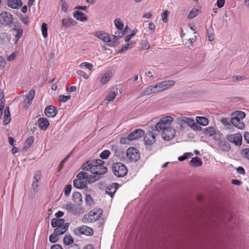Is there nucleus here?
I'll return each instance as SVG.
<instances>
[{
    "instance_id": "f257e3e1",
    "label": "nucleus",
    "mask_w": 249,
    "mask_h": 249,
    "mask_svg": "<svg viewBox=\"0 0 249 249\" xmlns=\"http://www.w3.org/2000/svg\"><path fill=\"white\" fill-rule=\"evenodd\" d=\"M104 161L100 159L91 160L88 161L82 166L83 169L89 171L91 177H96L98 179L99 176L107 172V168L104 165Z\"/></svg>"
},
{
    "instance_id": "f03ea898",
    "label": "nucleus",
    "mask_w": 249,
    "mask_h": 249,
    "mask_svg": "<svg viewBox=\"0 0 249 249\" xmlns=\"http://www.w3.org/2000/svg\"><path fill=\"white\" fill-rule=\"evenodd\" d=\"M77 179L73 180V186L78 189H84L87 186V181L89 183L94 182L98 180L96 177H91L89 173L81 171L77 175Z\"/></svg>"
},
{
    "instance_id": "7ed1b4c3",
    "label": "nucleus",
    "mask_w": 249,
    "mask_h": 249,
    "mask_svg": "<svg viewBox=\"0 0 249 249\" xmlns=\"http://www.w3.org/2000/svg\"><path fill=\"white\" fill-rule=\"evenodd\" d=\"M93 35L94 36L103 40L107 46L114 47L119 44L116 35H111L103 31L95 32Z\"/></svg>"
},
{
    "instance_id": "20e7f679",
    "label": "nucleus",
    "mask_w": 249,
    "mask_h": 249,
    "mask_svg": "<svg viewBox=\"0 0 249 249\" xmlns=\"http://www.w3.org/2000/svg\"><path fill=\"white\" fill-rule=\"evenodd\" d=\"M176 120L181 129H184V124H186L189 126L194 130H196L201 127L197 125L195 120L191 118H188L184 115H180L176 118Z\"/></svg>"
},
{
    "instance_id": "39448f33",
    "label": "nucleus",
    "mask_w": 249,
    "mask_h": 249,
    "mask_svg": "<svg viewBox=\"0 0 249 249\" xmlns=\"http://www.w3.org/2000/svg\"><path fill=\"white\" fill-rule=\"evenodd\" d=\"M174 118L171 116H166L161 118L160 121L155 125L156 131L163 130L171 127V123L173 122Z\"/></svg>"
},
{
    "instance_id": "423d86ee",
    "label": "nucleus",
    "mask_w": 249,
    "mask_h": 249,
    "mask_svg": "<svg viewBox=\"0 0 249 249\" xmlns=\"http://www.w3.org/2000/svg\"><path fill=\"white\" fill-rule=\"evenodd\" d=\"M112 171L114 175L119 178L125 176L127 173L126 167L121 162H116L112 166Z\"/></svg>"
},
{
    "instance_id": "0eeeda50",
    "label": "nucleus",
    "mask_w": 249,
    "mask_h": 249,
    "mask_svg": "<svg viewBox=\"0 0 249 249\" xmlns=\"http://www.w3.org/2000/svg\"><path fill=\"white\" fill-rule=\"evenodd\" d=\"M204 133L205 135L212 137L216 141L221 140V133L213 127H207L204 131Z\"/></svg>"
},
{
    "instance_id": "6e6552de",
    "label": "nucleus",
    "mask_w": 249,
    "mask_h": 249,
    "mask_svg": "<svg viewBox=\"0 0 249 249\" xmlns=\"http://www.w3.org/2000/svg\"><path fill=\"white\" fill-rule=\"evenodd\" d=\"M126 157L131 162H136L140 159V153L136 148L129 147L126 151Z\"/></svg>"
},
{
    "instance_id": "1a4fd4ad",
    "label": "nucleus",
    "mask_w": 249,
    "mask_h": 249,
    "mask_svg": "<svg viewBox=\"0 0 249 249\" xmlns=\"http://www.w3.org/2000/svg\"><path fill=\"white\" fill-rule=\"evenodd\" d=\"M64 208L70 213L73 215H78L83 212L82 208L79 206H76L71 203L66 204Z\"/></svg>"
},
{
    "instance_id": "9d476101",
    "label": "nucleus",
    "mask_w": 249,
    "mask_h": 249,
    "mask_svg": "<svg viewBox=\"0 0 249 249\" xmlns=\"http://www.w3.org/2000/svg\"><path fill=\"white\" fill-rule=\"evenodd\" d=\"M227 139L236 145L240 146L242 144V136L240 133L229 135L227 136Z\"/></svg>"
},
{
    "instance_id": "9b49d317",
    "label": "nucleus",
    "mask_w": 249,
    "mask_h": 249,
    "mask_svg": "<svg viewBox=\"0 0 249 249\" xmlns=\"http://www.w3.org/2000/svg\"><path fill=\"white\" fill-rule=\"evenodd\" d=\"M13 21L12 15L8 12H3L0 15V22L3 25H9Z\"/></svg>"
},
{
    "instance_id": "f8f14e48",
    "label": "nucleus",
    "mask_w": 249,
    "mask_h": 249,
    "mask_svg": "<svg viewBox=\"0 0 249 249\" xmlns=\"http://www.w3.org/2000/svg\"><path fill=\"white\" fill-rule=\"evenodd\" d=\"M175 129H174L172 127H171L162 130L161 135L163 139L165 140L169 141L170 140H172L175 137Z\"/></svg>"
},
{
    "instance_id": "ddd939ff",
    "label": "nucleus",
    "mask_w": 249,
    "mask_h": 249,
    "mask_svg": "<svg viewBox=\"0 0 249 249\" xmlns=\"http://www.w3.org/2000/svg\"><path fill=\"white\" fill-rule=\"evenodd\" d=\"M41 178V173L40 171L35 172L34 176V180L32 183V187L34 192L37 191V188L40 185V181Z\"/></svg>"
},
{
    "instance_id": "4468645a",
    "label": "nucleus",
    "mask_w": 249,
    "mask_h": 249,
    "mask_svg": "<svg viewBox=\"0 0 249 249\" xmlns=\"http://www.w3.org/2000/svg\"><path fill=\"white\" fill-rule=\"evenodd\" d=\"M144 134V131L143 130L141 129H136L128 135V139L131 141L135 140L142 137Z\"/></svg>"
},
{
    "instance_id": "2eb2a0df",
    "label": "nucleus",
    "mask_w": 249,
    "mask_h": 249,
    "mask_svg": "<svg viewBox=\"0 0 249 249\" xmlns=\"http://www.w3.org/2000/svg\"><path fill=\"white\" fill-rule=\"evenodd\" d=\"M36 91L34 89H31L28 94L26 96L24 100L25 107H28L32 104V102L34 98Z\"/></svg>"
},
{
    "instance_id": "dca6fc26",
    "label": "nucleus",
    "mask_w": 249,
    "mask_h": 249,
    "mask_svg": "<svg viewBox=\"0 0 249 249\" xmlns=\"http://www.w3.org/2000/svg\"><path fill=\"white\" fill-rule=\"evenodd\" d=\"M156 135V133L154 132L146 134V135L144 136L145 144L150 146L153 144L156 141L155 138V136Z\"/></svg>"
},
{
    "instance_id": "f3484780",
    "label": "nucleus",
    "mask_w": 249,
    "mask_h": 249,
    "mask_svg": "<svg viewBox=\"0 0 249 249\" xmlns=\"http://www.w3.org/2000/svg\"><path fill=\"white\" fill-rule=\"evenodd\" d=\"M103 210L100 209H95L89 213L92 221H96L99 219L102 215Z\"/></svg>"
},
{
    "instance_id": "a211bd4d",
    "label": "nucleus",
    "mask_w": 249,
    "mask_h": 249,
    "mask_svg": "<svg viewBox=\"0 0 249 249\" xmlns=\"http://www.w3.org/2000/svg\"><path fill=\"white\" fill-rule=\"evenodd\" d=\"M77 231L80 232V233L87 236L92 235L93 233V231L91 228L85 225L78 227L77 228Z\"/></svg>"
},
{
    "instance_id": "6ab92c4d",
    "label": "nucleus",
    "mask_w": 249,
    "mask_h": 249,
    "mask_svg": "<svg viewBox=\"0 0 249 249\" xmlns=\"http://www.w3.org/2000/svg\"><path fill=\"white\" fill-rule=\"evenodd\" d=\"M158 83L160 86V90L162 91L167 90L173 86L175 82L174 80H167L163 81Z\"/></svg>"
},
{
    "instance_id": "aec40b11",
    "label": "nucleus",
    "mask_w": 249,
    "mask_h": 249,
    "mask_svg": "<svg viewBox=\"0 0 249 249\" xmlns=\"http://www.w3.org/2000/svg\"><path fill=\"white\" fill-rule=\"evenodd\" d=\"M44 112L48 117H54L57 114V110L55 107L49 106L45 108Z\"/></svg>"
},
{
    "instance_id": "412c9836",
    "label": "nucleus",
    "mask_w": 249,
    "mask_h": 249,
    "mask_svg": "<svg viewBox=\"0 0 249 249\" xmlns=\"http://www.w3.org/2000/svg\"><path fill=\"white\" fill-rule=\"evenodd\" d=\"M230 122L234 126L238 129H242L245 126L244 123L243 121L237 119V117L233 116L231 119Z\"/></svg>"
},
{
    "instance_id": "4be33fe9",
    "label": "nucleus",
    "mask_w": 249,
    "mask_h": 249,
    "mask_svg": "<svg viewBox=\"0 0 249 249\" xmlns=\"http://www.w3.org/2000/svg\"><path fill=\"white\" fill-rule=\"evenodd\" d=\"M118 184L117 183H112L108 185L106 189V193L107 194L109 195L111 198H112L116 192L118 187Z\"/></svg>"
},
{
    "instance_id": "5701e85b",
    "label": "nucleus",
    "mask_w": 249,
    "mask_h": 249,
    "mask_svg": "<svg viewBox=\"0 0 249 249\" xmlns=\"http://www.w3.org/2000/svg\"><path fill=\"white\" fill-rule=\"evenodd\" d=\"M37 124L38 127L42 130H46L50 124L48 119L44 117L38 119Z\"/></svg>"
},
{
    "instance_id": "b1692460",
    "label": "nucleus",
    "mask_w": 249,
    "mask_h": 249,
    "mask_svg": "<svg viewBox=\"0 0 249 249\" xmlns=\"http://www.w3.org/2000/svg\"><path fill=\"white\" fill-rule=\"evenodd\" d=\"M72 200L78 205L80 206L82 203V196L80 193L77 192H74L72 194Z\"/></svg>"
},
{
    "instance_id": "393cba45",
    "label": "nucleus",
    "mask_w": 249,
    "mask_h": 249,
    "mask_svg": "<svg viewBox=\"0 0 249 249\" xmlns=\"http://www.w3.org/2000/svg\"><path fill=\"white\" fill-rule=\"evenodd\" d=\"M13 31L15 32V42H17L23 34V29L18 25H15Z\"/></svg>"
},
{
    "instance_id": "a878e982",
    "label": "nucleus",
    "mask_w": 249,
    "mask_h": 249,
    "mask_svg": "<svg viewBox=\"0 0 249 249\" xmlns=\"http://www.w3.org/2000/svg\"><path fill=\"white\" fill-rule=\"evenodd\" d=\"M76 24V22L71 18H64L62 20V26L64 27H69Z\"/></svg>"
},
{
    "instance_id": "bb28decb",
    "label": "nucleus",
    "mask_w": 249,
    "mask_h": 249,
    "mask_svg": "<svg viewBox=\"0 0 249 249\" xmlns=\"http://www.w3.org/2000/svg\"><path fill=\"white\" fill-rule=\"evenodd\" d=\"M73 16L77 20L81 21H86L88 19L85 14L78 10L73 13Z\"/></svg>"
},
{
    "instance_id": "cd10ccee",
    "label": "nucleus",
    "mask_w": 249,
    "mask_h": 249,
    "mask_svg": "<svg viewBox=\"0 0 249 249\" xmlns=\"http://www.w3.org/2000/svg\"><path fill=\"white\" fill-rule=\"evenodd\" d=\"M68 226V224L66 223L63 226L57 227L54 230L55 234H57L58 235L64 234L67 231Z\"/></svg>"
},
{
    "instance_id": "c85d7f7f",
    "label": "nucleus",
    "mask_w": 249,
    "mask_h": 249,
    "mask_svg": "<svg viewBox=\"0 0 249 249\" xmlns=\"http://www.w3.org/2000/svg\"><path fill=\"white\" fill-rule=\"evenodd\" d=\"M8 5L13 9H18L22 5V2L20 0H8Z\"/></svg>"
},
{
    "instance_id": "c756f323",
    "label": "nucleus",
    "mask_w": 249,
    "mask_h": 249,
    "mask_svg": "<svg viewBox=\"0 0 249 249\" xmlns=\"http://www.w3.org/2000/svg\"><path fill=\"white\" fill-rule=\"evenodd\" d=\"M64 219L53 218L51 221V226L53 227H59L65 224Z\"/></svg>"
},
{
    "instance_id": "7c9ffc66",
    "label": "nucleus",
    "mask_w": 249,
    "mask_h": 249,
    "mask_svg": "<svg viewBox=\"0 0 249 249\" xmlns=\"http://www.w3.org/2000/svg\"><path fill=\"white\" fill-rule=\"evenodd\" d=\"M11 121V116L10 113L9 107H6L5 108L4 112V119H3V124L4 125L8 124Z\"/></svg>"
},
{
    "instance_id": "2f4dec72",
    "label": "nucleus",
    "mask_w": 249,
    "mask_h": 249,
    "mask_svg": "<svg viewBox=\"0 0 249 249\" xmlns=\"http://www.w3.org/2000/svg\"><path fill=\"white\" fill-rule=\"evenodd\" d=\"M247 78L246 76H231L228 78V81L229 82H237L239 81H242L244 80L247 79Z\"/></svg>"
},
{
    "instance_id": "473e14b6",
    "label": "nucleus",
    "mask_w": 249,
    "mask_h": 249,
    "mask_svg": "<svg viewBox=\"0 0 249 249\" xmlns=\"http://www.w3.org/2000/svg\"><path fill=\"white\" fill-rule=\"evenodd\" d=\"M202 163L201 159L197 157L193 158L190 161V165L192 166L197 167L201 165Z\"/></svg>"
},
{
    "instance_id": "72a5a7b5",
    "label": "nucleus",
    "mask_w": 249,
    "mask_h": 249,
    "mask_svg": "<svg viewBox=\"0 0 249 249\" xmlns=\"http://www.w3.org/2000/svg\"><path fill=\"white\" fill-rule=\"evenodd\" d=\"M196 121L198 124L204 126L207 125L209 123L208 119L204 117L197 116Z\"/></svg>"
},
{
    "instance_id": "f704fd0d",
    "label": "nucleus",
    "mask_w": 249,
    "mask_h": 249,
    "mask_svg": "<svg viewBox=\"0 0 249 249\" xmlns=\"http://www.w3.org/2000/svg\"><path fill=\"white\" fill-rule=\"evenodd\" d=\"M235 117H237V119L242 120L246 117V114L244 112L242 111H236L232 113Z\"/></svg>"
},
{
    "instance_id": "c9c22d12",
    "label": "nucleus",
    "mask_w": 249,
    "mask_h": 249,
    "mask_svg": "<svg viewBox=\"0 0 249 249\" xmlns=\"http://www.w3.org/2000/svg\"><path fill=\"white\" fill-rule=\"evenodd\" d=\"M199 13V10L197 9L194 8L191 10L188 15V18L192 19L196 17Z\"/></svg>"
},
{
    "instance_id": "e433bc0d",
    "label": "nucleus",
    "mask_w": 249,
    "mask_h": 249,
    "mask_svg": "<svg viewBox=\"0 0 249 249\" xmlns=\"http://www.w3.org/2000/svg\"><path fill=\"white\" fill-rule=\"evenodd\" d=\"M153 93V91L152 90V88L151 85L146 87L142 91L141 96H145V95H149Z\"/></svg>"
},
{
    "instance_id": "4c0bfd02",
    "label": "nucleus",
    "mask_w": 249,
    "mask_h": 249,
    "mask_svg": "<svg viewBox=\"0 0 249 249\" xmlns=\"http://www.w3.org/2000/svg\"><path fill=\"white\" fill-rule=\"evenodd\" d=\"M73 242V239L71 235H66L63 239V242L66 246H69Z\"/></svg>"
},
{
    "instance_id": "58836bf2",
    "label": "nucleus",
    "mask_w": 249,
    "mask_h": 249,
    "mask_svg": "<svg viewBox=\"0 0 249 249\" xmlns=\"http://www.w3.org/2000/svg\"><path fill=\"white\" fill-rule=\"evenodd\" d=\"M85 203L87 205L91 206L94 205V200L89 195H87L85 197Z\"/></svg>"
},
{
    "instance_id": "ea45409f",
    "label": "nucleus",
    "mask_w": 249,
    "mask_h": 249,
    "mask_svg": "<svg viewBox=\"0 0 249 249\" xmlns=\"http://www.w3.org/2000/svg\"><path fill=\"white\" fill-rule=\"evenodd\" d=\"M42 34L44 37H46L48 36L47 25L45 23H43L41 26Z\"/></svg>"
},
{
    "instance_id": "a19ab883",
    "label": "nucleus",
    "mask_w": 249,
    "mask_h": 249,
    "mask_svg": "<svg viewBox=\"0 0 249 249\" xmlns=\"http://www.w3.org/2000/svg\"><path fill=\"white\" fill-rule=\"evenodd\" d=\"M58 235L57 234H55L54 231L53 233L51 234L49 237V241L51 243H54L57 241L58 240Z\"/></svg>"
},
{
    "instance_id": "79ce46f5",
    "label": "nucleus",
    "mask_w": 249,
    "mask_h": 249,
    "mask_svg": "<svg viewBox=\"0 0 249 249\" xmlns=\"http://www.w3.org/2000/svg\"><path fill=\"white\" fill-rule=\"evenodd\" d=\"M114 24L116 27L119 30H121L123 28L124 24L120 18H116L114 20Z\"/></svg>"
},
{
    "instance_id": "37998d69",
    "label": "nucleus",
    "mask_w": 249,
    "mask_h": 249,
    "mask_svg": "<svg viewBox=\"0 0 249 249\" xmlns=\"http://www.w3.org/2000/svg\"><path fill=\"white\" fill-rule=\"evenodd\" d=\"M116 96L115 91H110L108 93L106 100L109 102L112 101L115 99Z\"/></svg>"
},
{
    "instance_id": "c03bdc74",
    "label": "nucleus",
    "mask_w": 249,
    "mask_h": 249,
    "mask_svg": "<svg viewBox=\"0 0 249 249\" xmlns=\"http://www.w3.org/2000/svg\"><path fill=\"white\" fill-rule=\"evenodd\" d=\"M34 141V137L33 136H30L26 139L25 142V145L27 147L31 146Z\"/></svg>"
},
{
    "instance_id": "a18cd8bd",
    "label": "nucleus",
    "mask_w": 249,
    "mask_h": 249,
    "mask_svg": "<svg viewBox=\"0 0 249 249\" xmlns=\"http://www.w3.org/2000/svg\"><path fill=\"white\" fill-rule=\"evenodd\" d=\"M110 152L109 150H105L100 154V157L102 159H107L110 155Z\"/></svg>"
},
{
    "instance_id": "49530a36",
    "label": "nucleus",
    "mask_w": 249,
    "mask_h": 249,
    "mask_svg": "<svg viewBox=\"0 0 249 249\" xmlns=\"http://www.w3.org/2000/svg\"><path fill=\"white\" fill-rule=\"evenodd\" d=\"M168 14L169 12L168 11L164 10L161 15L162 20L164 23H167L168 21L167 18Z\"/></svg>"
},
{
    "instance_id": "de8ad7c7",
    "label": "nucleus",
    "mask_w": 249,
    "mask_h": 249,
    "mask_svg": "<svg viewBox=\"0 0 249 249\" xmlns=\"http://www.w3.org/2000/svg\"><path fill=\"white\" fill-rule=\"evenodd\" d=\"M82 221L85 223H90L93 221L89 213L88 215H85L82 218Z\"/></svg>"
},
{
    "instance_id": "09e8293b",
    "label": "nucleus",
    "mask_w": 249,
    "mask_h": 249,
    "mask_svg": "<svg viewBox=\"0 0 249 249\" xmlns=\"http://www.w3.org/2000/svg\"><path fill=\"white\" fill-rule=\"evenodd\" d=\"M81 67H85L87 69H88L90 71H92L93 68V66L92 64L89 62H83L80 64V66Z\"/></svg>"
},
{
    "instance_id": "8fccbe9b",
    "label": "nucleus",
    "mask_w": 249,
    "mask_h": 249,
    "mask_svg": "<svg viewBox=\"0 0 249 249\" xmlns=\"http://www.w3.org/2000/svg\"><path fill=\"white\" fill-rule=\"evenodd\" d=\"M109 79V75L108 73H105L101 78L100 81L102 85H104L108 81Z\"/></svg>"
},
{
    "instance_id": "3c124183",
    "label": "nucleus",
    "mask_w": 249,
    "mask_h": 249,
    "mask_svg": "<svg viewBox=\"0 0 249 249\" xmlns=\"http://www.w3.org/2000/svg\"><path fill=\"white\" fill-rule=\"evenodd\" d=\"M192 155H193V154L191 153H186L183 155L179 157L178 158V160L180 161H183Z\"/></svg>"
},
{
    "instance_id": "603ef678",
    "label": "nucleus",
    "mask_w": 249,
    "mask_h": 249,
    "mask_svg": "<svg viewBox=\"0 0 249 249\" xmlns=\"http://www.w3.org/2000/svg\"><path fill=\"white\" fill-rule=\"evenodd\" d=\"M137 30H133L131 34L127 35V36H125V38H124V41L125 42H128L129 41L132 37H133L136 34V32H137Z\"/></svg>"
},
{
    "instance_id": "864d4df0",
    "label": "nucleus",
    "mask_w": 249,
    "mask_h": 249,
    "mask_svg": "<svg viewBox=\"0 0 249 249\" xmlns=\"http://www.w3.org/2000/svg\"><path fill=\"white\" fill-rule=\"evenodd\" d=\"M151 87L153 91V93H156L161 91L160 90V86H159V83H157L156 85H151Z\"/></svg>"
},
{
    "instance_id": "5fc2aeb1",
    "label": "nucleus",
    "mask_w": 249,
    "mask_h": 249,
    "mask_svg": "<svg viewBox=\"0 0 249 249\" xmlns=\"http://www.w3.org/2000/svg\"><path fill=\"white\" fill-rule=\"evenodd\" d=\"M71 99V96L60 95L59 96V101L60 102L65 103Z\"/></svg>"
},
{
    "instance_id": "6e6d98bb",
    "label": "nucleus",
    "mask_w": 249,
    "mask_h": 249,
    "mask_svg": "<svg viewBox=\"0 0 249 249\" xmlns=\"http://www.w3.org/2000/svg\"><path fill=\"white\" fill-rule=\"evenodd\" d=\"M6 65V61L5 58L0 56V70H2L4 68Z\"/></svg>"
},
{
    "instance_id": "4d7b16f0",
    "label": "nucleus",
    "mask_w": 249,
    "mask_h": 249,
    "mask_svg": "<svg viewBox=\"0 0 249 249\" xmlns=\"http://www.w3.org/2000/svg\"><path fill=\"white\" fill-rule=\"evenodd\" d=\"M17 54H18V53L16 52H14L13 53L11 54L10 55H9L7 57V61H13L17 57Z\"/></svg>"
},
{
    "instance_id": "13d9d810",
    "label": "nucleus",
    "mask_w": 249,
    "mask_h": 249,
    "mask_svg": "<svg viewBox=\"0 0 249 249\" xmlns=\"http://www.w3.org/2000/svg\"><path fill=\"white\" fill-rule=\"evenodd\" d=\"M77 74L79 76L83 77L85 79H87L89 78L88 75L85 72L83 71L78 70V71H77Z\"/></svg>"
},
{
    "instance_id": "bf43d9fd",
    "label": "nucleus",
    "mask_w": 249,
    "mask_h": 249,
    "mask_svg": "<svg viewBox=\"0 0 249 249\" xmlns=\"http://www.w3.org/2000/svg\"><path fill=\"white\" fill-rule=\"evenodd\" d=\"M221 122L225 126L230 125V120L227 118H223L221 119Z\"/></svg>"
},
{
    "instance_id": "052dcab7",
    "label": "nucleus",
    "mask_w": 249,
    "mask_h": 249,
    "mask_svg": "<svg viewBox=\"0 0 249 249\" xmlns=\"http://www.w3.org/2000/svg\"><path fill=\"white\" fill-rule=\"evenodd\" d=\"M196 36H195V38H189L188 40V48L190 49H192V47H193V42L194 41H195L196 40Z\"/></svg>"
},
{
    "instance_id": "680f3d73",
    "label": "nucleus",
    "mask_w": 249,
    "mask_h": 249,
    "mask_svg": "<svg viewBox=\"0 0 249 249\" xmlns=\"http://www.w3.org/2000/svg\"><path fill=\"white\" fill-rule=\"evenodd\" d=\"M71 185H67L65 189V195L66 196H69L71 190Z\"/></svg>"
},
{
    "instance_id": "e2e57ef3",
    "label": "nucleus",
    "mask_w": 249,
    "mask_h": 249,
    "mask_svg": "<svg viewBox=\"0 0 249 249\" xmlns=\"http://www.w3.org/2000/svg\"><path fill=\"white\" fill-rule=\"evenodd\" d=\"M242 154L244 157L249 160V148H245L243 150Z\"/></svg>"
},
{
    "instance_id": "0e129e2a",
    "label": "nucleus",
    "mask_w": 249,
    "mask_h": 249,
    "mask_svg": "<svg viewBox=\"0 0 249 249\" xmlns=\"http://www.w3.org/2000/svg\"><path fill=\"white\" fill-rule=\"evenodd\" d=\"M221 148L225 151H228L230 149V146L229 143H224L221 145Z\"/></svg>"
},
{
    "instance_id": "69168bd1",
    "label": "nucleus",
    "mask_w": 249,
    "mask_h": 249,
    "mask_svg": "<svg viewBox=\"0 0 249 249\" xmlns=\"http://www.w3.org/2000/svg\"><path fill=\"white\" fill-rule=\"evenodd\" d=\"M225 0H217L216 1V5L217 6L221 8L223 7L225 4Z\"/></svg>"
},
{
    "instance_id": "338daca9",
    "label": "nucleus",
    "mask_w": 249,
    "mask_h": 249,
    "mask_svg": "<svg viewBox=\"0 0 249 249\" xmlns=\"http://www.w3.org/2000/svg\"><path fill=\"white\" fill-rule=\"evenodd\" d=\"M131 140H129L128 139V137L127 138L126 137H121L120 139V142L121 144H126L128 142L131 141Z\"/></svg>"
},
{
    "instance_id": "774afa93",
    "label": "nucleus",
    "mask_w": 249,
    "mask_h": 249,
    "mask_svg": "<svg viewBox=\"0 0 249 249\" xmlns=\"http://www.w3.org/2000/svg\"><path fill=\"white\" fill-rule=\"evenodd\" d=\"M51 249H63V248L60 245L55 244L52 246Z\"/></svg>"
}]
</instances>
